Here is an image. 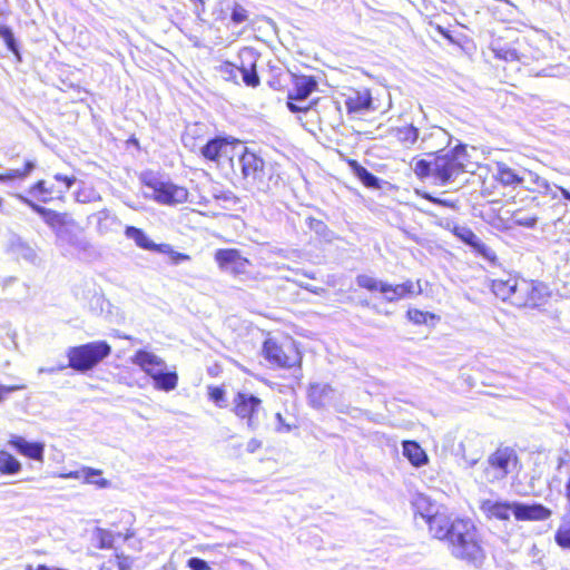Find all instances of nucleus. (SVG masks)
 Wrapping results in <instances>:
<instances>
[{
  "label": "nucleus",
  "mask_w": 570,
  "mask_h": 570,
  "mask_svg": "<svg viewBox=\"0 0 570 570\" xmlns=\"http://www.w3.org/2000/svg\"><path fill=\"white\" fill-rule=\"evenodd\" d=\"M263 410V400L248 392H236L233 397L232 412L240 421L246 422L248 426H254L258 421V415Z\"/></svg>",
  "instance_id": "9b49d317"
},
{
  "label": "nucleus",
  "mask_w": 570,
  "mask_h": 570,
  "mask_svg": "<svg viewBox=\"0 0 570 570\" xmlns=\"http://www.w3.org/2000/svg\"><path fill=\"white\" fill-rule=\"evenodd\" d=\"M421 292L422 288L419 282L409 281L401 285H394V299L403 298L406 295L420 294Z\"/></svg>",
  "instance_id": "ea45409f"
},
{
  "label": "nucleus",
  "mask_w": 570,
  "mask_h": 570,
  "mask_svg": "<svg viewBox=\"0 0 570 570\" xmlns=\"http://www.w3.org/2000/svg\"><path fill=\"white\" fill-rule=\"evenodd\" d=\"M28 196L37 204H48L53 202H63L66 198V190H60V187L52 180L39 179L29 186Z\"/></svg>",
  "instance_id": "dca6fc26"
},
{
  "label": "nucleus",
  "mask_w": 570,
  "mask_h": 570,
  "mask_svg": "<svg viewBox=\"0 0 570 570\" xmlns=\"http://www.w3.org/2000/svg\"><path fill=\"white\" fill-rule=\"evenodd\" d=\"M204 138L205 130L199 124L187 127L181 137L184 146L191 151L196 149L200 151V147L205 144Z\"/></svg>",
  "instance_id": "cd10ccee"
},
{
  "label": "nucleus",
  "mask_w": 570,
  "mask_h": 570,
  "mask_svg": "<svg viewBox=\"0 0 570 570\" xmlns=\"http://www.w3.org/2000/svg\"><path fill=\"white\" fill-rule=\"evenodd\" d=\"M151 379L154 386L160 391H173L178 384V375L175 371L164 372V370H160Z\"/></svg>",
  "instance_id": "c756f323"
},
{
  "label": "nucleus",
  "mask_w": 570,
  "mask_h": 570,
  "mask_svg": "<svg viewBox=\"0 0 570 570\" xmlns=\"http://www.w3.org/2000/svg\"><path fill=\"white\" fill-rule=\"evenodd\" d=\"M248 11L239 3H234L230 9V20L234 24H240L248 20Z\"/></svg>",
  "instance_id": "de8ad7c7"
},
{
  "label": "nucleus",
  "mask_w": 570,
  "mask_h": 570,
  "mask_svg": "<svg viewBox=\"0 0 570 570\" xmlns=\"http://www.w3.org/2000/svg\"><path fill=\"white\" fill-rule=\"evenodd\" d=\"M0 37L3 39L8 50L14 55L18 61H21V55L11 29L0 24Z\"/></svg>",
  "instance_id": "58836bf2"
},
{
  "label": "nucleus",
  "mask_w": 570,
  "mask_h": 570,
  "mask_svg": "<svg viewBox=\"0 0 570 570\" xmlns=\"http://www.w3.org/2000/svg\"><path fill=\"white\" fill-rule=\"evenodd\" d=\"M518 455L511 448L498 449L492 453L483 469V478L487 482L494 483L503 480L515 470Z\"/></svg>",
  "instance_id": "9d476101"
},
{
  "label": "nucleus",
  "mask_w": 570,
  "mask_h": 570,
  "mask_svg": "<svg viewBox=\"0 0 570 570\" xmlns=\"http://www.w3.org/2000/svg\"><path fill=\"white\" fill-rule=\"evenodd\" d=\"M242 141L232 136H215L205 141L200 147V157L225 173H235V159Z\"/></svg>",
  "instance_id": "423d86ee"
},
{
  "label": "nucleus",
  "mask_w": 570,
  "mask_h": 570,
  "mask_svg": "<svg viewBox=\"0 0 570 570\" xmlns=\"http://www.w3.org/2000/svg\"><path fill=\"white\" fill-rule=\"evenodd\" d=\"M125 235L128 238L134 239L138 247L146 250L156 252L158 244H155L151 239H149L147 234L141 228L127 226L125 229Z\"/></svg>",
  "instance_id": "7c9ffc66"
},
{
  "label": "nucleus",
  "mask_w": 570,
  "mask_h": 570,
  "mask_svg": "<svg viewBox=\"0 0 570 570\" xmlns=\"http://www.w3.org/2000/svg\"><path fill=\"white\" fill-rule=\"evenodd\" d=\"M419 138V129L412 124L394 126V159L407 163L411 151L440 148L450 141L448 132L439 127L433 128L429 134H424L420 141Z\"/></svg>",
  "instance_id": "20e7f679"
},
{
  "label": "nucleus",
  "mask_w": 570,
  "mask_h": 570,
  "mask_svg": "<svg viewBox=\"0 0 570 570\" xmlns=\"http://www.w3.org/2000/svg\"><path fill=\"white\" fill-rule=\"evenodd\" d=\"M534 183L538 185V187L543 188L544 193L547 195H551L552 198H557L558 197V195L551 190L550 184L548 183V180H546V179H543V178H541L539 176H535Z\"/></svg>",
  "instance_id": "5fc2aeb1"
},
{
  "label": "nucleus",
  "mask_w": 570,
  "mask_h": 570,
  "mask_svg": "<svg viewBox=\"0 0 570 570\" xmlns=\"http://www.w3.org/2000/svg\"><path fill=\"white\" fill-rule=\"evenodd\" d=\"M214 259L219 269L233 275L244 274L250 266V261L237 248H219L215 252Z\"/></svg>",
  "instance_id": "ddd939ff"
},
{
  "label": "nucleus",
  "mask_w": 570,
  "mask_h": 570,
  "mask_svg": "<svg viewBox=\"0 0 570 570\" xmlns=\"http://www.w3.org/2000/svg\"><path fill=\"white\" fill-rule=\"evenodd\" d=\"M512 220L518 226L533 228L537 225L538 218L535 216L523 215L521 210H517L512 215Z\"/></svg>",
  "instance_id": "09e8293b"
},
{
  "label": "nucleus",
  "mask_w": 570,
  "mask_h": 570,
  "mask_svg": "<svg viewBox=\"0 0 570 570\" xmlns=\"http://www.w3.org/2000/svg\"><path fill=\"white\" fill-rule=\"evenodd\" d=\"M121 521L127 525L125 531L112 532L108 529H96L95 540L98 549H111L116 539L127 541L136 535V530L134 529L135 517L131 513H126L122 515Z\"/></svg>",
  "instance_id": "2eb2a0df"
},
{
  "label": "nucleus",
  "mask_w": 570,
  "mask_h": 570,
  "mask_svg": "<svg viewBox=\"0 0 570 570\" xmlns=\"http://www.w3.org/2000/svg\"><path fill=\"white\" fill-rule=\"evenodd\" d=\"M344 96L347 114H360L371 108L372 97L368 89L350 88Z\"/></svg>",
  "instance_id": "a211bd4d"
},
{
  "label": "nucleus",
  "mask_w": 570,
  "mask_h": 570,
  "mask_svg": "<svg viewBox=\"0 0 570 570\" xmlns=\"http://www.w3.org/2000/svg\"><path fill=\"white\" fill-rule=\"evenodd\" d=\"M425 523L433 538L446 541L452 531V527H454V519H451L445 511L439 510Z\"/></svg>",
  "instance_id": "aec40b11"
},
{
  "label": "nucleus",
  "mask_w": 570,
  "mask_h": 570,
  "mask_svg": "<svg viewBox=\"0 0 570 570\" xmlns=\"http://www.w3.org/2000/svg\"><path fill=\"white\" fill-rule=\"evenodd\" d=\"M33 168H35V163L31 160H27V161H24L22 168L10 169L3 174H0V181L23 179L30 175V173L33 170Z\"/></svg>",
  "instance_id": "f704fd0d"
},
{
  "label": "nucleus",
  "mask_w": 570,
  "mask_h": 570,
  "mask_svg": "<svg viewBox=\"0 0 570 570\" xmlns=\"http://www.w3.org/2000/svg\"><path fill=\"white\" fill-rule=\"evenodd\" d=\"M187 567L190 570H209L208 563L205 560L197 557L189 558L187 560Z\"/></svg>",
  "instance_id": "864d4df0"
},
{
  "label": "nucleus",
  "mask_w": 570,
  "mask_h": 570,
  "mask_svg": "<svg viewBox=\"0 0 570 570\" xmlns=\"http://www.w3.org/2000/svg\"><path fill=\"white\" fill-rule=\"evenodd\" d=\"M346 163L354 173V175L362 181V184L365 187H379L377 178L373 174H371L365 167L360 165L355 159H346Z\"/></svg>",
  "instance_id": "2f4dec72"
},
{
  "label": "nucleus",
  "mask_w": 570,
  "mask_h": 570,
  "mask_svg": "<svg viewBox=\"0 0 570 570\" xmlns=\"http://www.w3.org/2000/svg\"><path fill=\"white\" fill-rule=\"evenodd\" d=\"M8 443L21 455L36 460L43 461L45 444L41 442H28L23 436L12 435Z\"/></svg>",
  "instance_id": "6ab92c4d"
},
{
  "label": "nucleus",
  "mask_w": 570,
  "mask_h": 570,
  "mask_svg": "<svg viewBox=\"0 0 570 570\" xmlns=\"http://www.w3.org/2000/svg\"><path fill=\"white\" fill-rule=\"evenodd\" d=\"M407 320L414 324H431L433 325L435 321H439V316L433 313L422 312L420 309H409L406 312Z\"/></svg>",
  "instance_id": "e433bc0d"
},
{
  "label": "nucleus",
  "mask_w": 570,
  "mask_h": 570,
  "mask_svg": "<svg viewBox=\"0 0 570 570\" xmlns=\"http://www.w3.org/2000/svg\"><path fill=\"white\" fill-rule=\"evenodd\" d=\"M262 356L271 367L291 372L297 382L303 374V352L291 336L267 337L262 344Z\"/></svg>",
  "instance_id": "7ed1b4c3"
},
{
  "label": "nucleus",
  "mask_w": 570,
  "mask_h": 570,
  "mask_svg": "<svg viewBox=\"0 0 570 570\" xmlns=\"http://www.w3.org/2000/svg\"><path fill=\"white\" fill-rule=\"evenodd\" d=\"M69 476H77V473H69Z\"/></svg>",
  "instance_id": "e2e57ef3"
},
{
  "label": "nucleus",
  "mask_w": 570,
  "mask_h": 570,
  "mask_svg": "<svg viewBox=\"0 0 570 570\" xmlns=\"http://www.w3.org/2000/svg\"><path fill=\"white\" fill-rule=\"evenodd\" d=\"M495 178L503 186L517 187L521 186L524 178L520 176L514 169L510 168L503 163L497 165Z\"/></svg>",
  "instance_id": "c85d7f7f"
},
{
  "label": "nucleus",
  "mask_w": 570,
  "mask_h": 570,
  "mask_svg": "<svg viewBox=\"0 0 570 570\" xmlns=\"http://www.w3.org/2000/svg\"><path fill=\"white\" fill-rule=\"evenodd\" d=\"M134 559L122 552H115L114 559L102 563L99 570H131Z\"/></svg>",
  "instance_id": "473e14b6"
},
{
  "label": "nucleus",
  "mask_w": 570,
  "mask_h": 570,
  "mask_svg": "<svg viewBox=\"0 0 570 570\" xmlns=\"http://www.w3.org/2000/svg\"><path fill=\"white\" fill-rule=\"evenodd\" d=\"M208 399L218 407L226 406V390L223 386L209 385L207 386Z\"/></svg>",
  "instance_id": "c03bdc74"
},
{
  "label": "nucleus",
  "mask_w": 570,
  "mask_h": 570,
  "mask_svg": "<svg viewBox=\"0 0 570 570\" xmlns=\"http://www.w3.org/2000/svg\"><path fill=\"white\" fill-rule=\"evenodd\" d=\"M317 88L318 82L315 76L293 73L292 89L287 92L286 97L288 110L293 114H306L313 109L317 105L318 99H313L306 105H302L299 101L306 100Z\"/></svg>",
  "instance_id": "1a4fd4ad"
},
{
  "label": "nucleus",
  "mask_w": 570,
  "mask_h": 570,
  "mask_svg": "<svg viewBox=\"0 0 570 570\" xmlns=\"http://www.w3.org/2000/svg\"><path fill=\"white\" fill-rule=\"evenodd\" d=\"M239 72L242 73L243 82L247 87L256 88L261 83V79L256 71V65L252 63L249 66H240Z\"/></svg>",
  "instance_id": "4c0bfd02"
},
{
  "label": "nucleus",
  "mask_w": 570,
  "mask_h": 570,
  "mask_svg": "<svg viewBox=\"0 0 570 570\" xmlns=\"http://www.w3.org/2000/svg\"><path fill=\"white\" fill-rule=\"evenodd\" d=\"M495 58L502 59L504 61H520L521 55L518 52L515 48L509 46H493L492 48Z\"/></svg>",
  "instance_id": "79ce46f5"
},
{
  "label": "nucleus",
  "mask_w": 570,
  "mask_h": 570,
  "mask_svg": "<svg viewBox=\"0 0 570 570\" xmlns=\"http://www.w3.org/2000/svg\"><path fill=\"white\" fill-rule=\"evenodd\" d=\"M402 448L403 456L406 458L414 468H421L429 463V456L426 452L416 441H403Z\"/></svg>",
  "instance_id": "a878e982"
},
{
  "label": "nucleus",
  "mask_w": 570,
  "mask_h": 570,
  "mask_svg": "<svg viewBox=\"0 0 570 570\" xmlns=\"http://www.w3.org/2000/svg\"><path fill=\"white\" fill-rule=\"evenodd\" d=\"M451 554L475 568L485 559L478 529L471 519H454V527L446 539Z\"/></svg>",
  "instance_id": "f03ea898"
},
{
  "label": "nucleus",
  "mask_w": 570,
  "mask_h": 570,
  "mask_svg": "<svg viewBox=\"0 0 570 570\" xmlns=\"http://www.w3.org/2000/svg\"><path fill=\"white\" fill-rule=\"evenodd\" d=\"M426 155L434 156L433 161L419 159L409 156L410 167L419 177L433 176L441 185H445L456 179V177L465 171L466 149L462 144H458L451 150L444 153L443 148L438 150H424Z\"/></svg>",
  "instance_id": "f257e3e1"
},
{
  "label": "nucleus",
  "mask_w": 570,
  "mask_h": 570,
  "mask_svg": "<svg viewBox=\"0 0 570 570\" xmlns=\"http://www.w3.org/2000/svg\"><path fill=\"white\" fill-rule=\"evenodd\" d=\"M3 206H4V200L3 198L0 196V212L3 210Z\"/></svg>",
  "instance_id": "052dcab7"
},
{
  "label": "nucleus",
  "mask_w": 570,
  "mask_h": 570,
  "mask_svg": "<svg viewBox=\"0 0 570 570\" xmlns=\"http://www.w3.org/2000/svg\"><path fill=\"white\" fill-rule=\"evenodd\" d=\"M55 183L62 184V187H60V190H66V193L72 187V185L76 181V178L73 176H67L57 174L53 176Z\"/></svg>",
  "instance_id": "603ef678"
},
{
  "label": "nucleus",
  "mask_w": 570,
  "mask_h": 570,
  "mask_svg": "<svg viewBox=\"0 0 570 570\" xmlns=\"http://www.w3.org/2000/svg\"><path fill=\"white\" fill-rule=\"evenodd\" d=\"M191 1L204 6L206 0H191Z\"/></svg>",
  "instance_id": "680f3d73"
},
{
  "label": "nucleus",
  "mask_w": 570,
  "mask_h": 570,
  "mask_svg": "<svg viewBox=\"0 0 570 570\" xmlns=\"http://www.w3.org/2000/svg\"><path fill=\"white\" fill-rule=\"evenodd\" d=\"M554 540L561 548L570 550V527L559 528L554 534Z\"/></svg>",
  "instance_id": "8fccbe9b"
},
{
  "label": "nucleus",
  "mask_w": 570,
  "mask_h": 570,
  "mask_svg": "<svg viewBox=\"0 0 570 570\" xmlns=\"http://www.w3.org/2000/svg\"><path fill=\"white\" fill-rule=\"evenodd\" d=\"M82 475L85 482L97 485L98 488H106L109 482L106 479L98 478L101 475V470L92 468H83Z\"/></svg>",
  "instance_id": "a18cd8bd"
},
{
  "label": "nucleus",
  "mask_w": 570,
  "mask_h": 570,
  "mask_svg": "<svg viewBox=\"0 0 570 570\" xmlns=\"http://www.w3.org/2000/svg\"><path fill=\"white\" fill-rule=\"evenodd\" d=\"M275 419H276V431L281 432V433L291 432L292 430L297 429L299 425L297 419L293 417L291 420H287L279 412L275 414Z\"/></svg>",
  "instance_id": "49530a36"
},
{
  "label": "nucleus",
  "mask_w": 570,
  "mask_h": 570,
  "mask_svg": "<svg viewBox=\"0 0 570 570\" xmlns=\"http://www.w3.org/2000/svg\"><path fill=\"white\" fill-rule=\"evenodd\" d=\"M412 505L414 509L415 517L420 515V518L426 522L429 519L433 517L441 508L433 503L429 497L423 494H417L413 501Z\"/></svg>",
  "instance_id": "bb28decb"
},
{
  "label": "nucleus",
  "mask_w": 570,
  "mask_h": 570,
  "mask_svg": "<svg viewBox=\"0 0 570 570\" xmlns=\"http://www.w3.org/2000/svg\"><path fill=\"white\" fill-rule=\"evenodd\" d=\"M332 387L330 384L312 383L307 387V401L314 409H322L331 402Z\"/></svg>",
  "instance_id": "393cba45"
},
{
  "label": "nucleus",
  "mask_w": 570,
  "mask_h": 570,
  "mask_svg": "<svg viewBox=\"0 0 570 570\" xmlns=\"http://www.w3.org/2000/svg\"><path fill=\"white\" fill-rule=\"evenodd\" d=\"M142 186L153 190V199L166 206H176L188 200L187 187L177 185L170 180H159L155 173L145 171L140 176Z\"/></svg>",
  "instance_id": "6e6552de"
},
{
  "label": "nucleus",
  "mask_w": 570,
  "mask_h": 570,
  "mask_svg": "<svg viewBox=\"0 0 570 570\" xmlns=\"http://www.w3.org/2000/svg\"><path fill=\"white\" fill-rule=\"evenodd\" d=\"M357 285L362 288H365L370 292H386L389 291V286L382 284L381 282L376 281L375 278L367 276V275H361L357 277Z\"/></svg>",
  "instance_id": "37998d69"
},
{
  "label": "nucleus",
  "mask_w": 570,
  "mask_h": 570,
  "mask_svg": "<svg viewBox=\"0 0 570 570\" xmlns=\"http://www.w3.org/2000/svg\"><path fill=\"white\" fill-rule=\"evenodd\" d=\"M558 188L561 191L563 198L570 202V190H568L563 187H560V186H558Z\"/></svg>",
  "instance_id": "4d7b16f0"
},
{
  "label": "nucleus",
  "mask_w": 570,
  "mask_h": 570,
  "mask_svg": "<svg viewBox=\"0 0 570 570\" xmlns=\"http://www.w3.org/2000/svg\"><path fill=\"white\" fill-rule=\"evenodd\" d=\"M27 385L24 383L4 385L0 383V403L4 402L9 394L24 390Z\"/></svg>",
  "instance_id": "3c124183"
},
{
  "label": "nucleus",
  "mask_w": 570,
  "mask_h": 570,
  "mask_svg": "<svg viewBox=\"0 0 570 570\" xmlns=\"http://www.w3.org/2000/svg\"><path fill=\"white\" fill-rule=\"evenodd\" d=\"M515 503L517 502L484 500L481 502L480 509L488 518L507 521L510 519L511 513L514 515Z\"/></svg>",
  "instance_id": "5701e85b"
},
{
  "label": "nucleus",
  "mask_w": 570,
  "mask_h": 570,
  "mask_svg": "<svg viewBox=\"0 0 570 570\" xmlns=\"http://www.w3.org/2000/svg\"><path fill=\"white\" fill-rule=\"evenodd\" d=\"M236 159L239 164L240 175L245 180L250 183L263 181L266 175V164L257 153L242 142Z\"/></svg>",
  "instance_id": "f8f14e48"
},
{
  "label": "nucleus",
  "mask_w": 570,
  "mask_h": 570,
  "mask_svg": "<svg viewBox=\"0 0 570 570\" xmlns=\"http://www.w3.org/2000/svg\"><path fill=\"white\" fill-rule=\"evenodd\" d=\"M520 281L509 276L507 279H494L492 282L493 294L502 301H510L514 305V298L519 291Z\"/></svg>",
  "instance_id": "b1692460"
},
{
  "label": "nucleus",
  "mask_w": 570,
  "mask_h": 570,
  "mask_svg": "<svg viewBox=\"0 0 570 570\" xmlns=\"http://www.w3.org/2000/svg\"><path fill=\"white\" fill-rule=\"evenodd\" d=\"M21 470L20 462L8 451L0 450V474L12 475Z\"/></svg>",
  "instance_id": "72a5a7b5"
},
{
  "label": "nucleus",
  "mask_w": 570,
  "mask_h": 570,
  "mask_svg": "<svg viewBox=\"0 0 570 570\" xmlns=\"http://www.w3.org/2000/svg\"><path fill=\"white\" fill-rule=\"evenodd\" d=\"M132 363L139 366L150 377L165 368L164 360L146 350L136 351L132 356Z\"/></svg>",
  "instance_id": "4be33fe9"
},
{
  "label": "nucleus",
  "mask_w": 570,
  "mask_h": 570,
  "mask_svg": "<svg viewBox=\"0 0 570 570\" xmlns=\"http://www.w3.org/2000/svg\"><path fill=\"white\" fill-rule=\"evenodd\" d=\"M217 71L224 80L237 83L239 67L230 61H223L218 67Z\"/></svg>",
  "instance_id": "a19ab883"
},
{
  "label": "nucleus",
  "mask_w": 570,
  "mask_h": 570,
  "mask_svg": "<svg viewBox=\"0 0 570 570\" xmlns=\"http://www.w3.org/2000/svg\"><path fill=\"white\" fill-rule=\"evenodd\" d=\"M156 252L167 255L170 259V263L175 265L183 262H189L191 259L190 255L176 252L169 244L165 243L158 244Z\"/></svg>",
  "instance_id": "c9c22d12"
},
{
  "label": "nucleus",
  "mask_w": 570,
  "mask_h": 570,
  "mask_svg": "<svg viewBox=\"0 0 570 570\" xmlns=\"http://www.w3.org/2000/svg\"><path fill=\"white\" fill-rule=\"evenodd\" d=\"M215 198L216 199L229 200V199L234 198V196L229 193V194H224V195H216Z\"/></svg>",
  "instance_id": "13d9d810"
},
{
  "label": "nucleus",
  "mask_w": 570,
  "mask_h": 570,
  "mask_svg": "<svg viewBox=\"0 0 570 570\" xmlns=\"http://www.w3.org/2000/svg\"><path fill=\"white\" fill-rule=\"evenodd\" d=\"M463 456H464V459L469 462V464H470L471 466H473L474 464H476V463H478V461H479V458H471V459H468L465 454H463Z\"/></svg>",
  "instance_id": "bf43d9fd"
},
{
  "label": "nucleus",
  "mask_w": 570,
  "mask_h": 570,
  "mask_svg": "<svg viewBox=\"0 0 570 570\" xmlns=\"http://www.w3.org/2000/svg\"><path fill=\"white\" fill-rule=\"evenodd\" d=\"M564 498L567 500V508L570 513V474L568 481L564 484Z\"/></svg>",
  "instance_id": "6e6d98bb"
},
{
  "label": "nucleus",
  "mask_w": 570,
  "mask_h": 570,
  "mask_svg": "<svg viewBox=\"0 0 570 570\" xmlns=\"http://www.w3.org/2000/svg\"><path fill=\"white\" fill-rule=\"evenodd\" d=\"M454 235L461 239L464 244L473 248V250L488 261H494L497 258L495 253L484 244L474 232L465 226H456L453 230Z\"/></svg>",
  "instance_id": "f3484780"
},
{
  "label": "nucleus",
  "mask_w": 570,
  "mask_h": 570,
  "mask_svg": "<svg viewBox=\"0 0 570 570\" xmlns=\"http://www.w3.org/2000/svg\"><path fill=\"white\" fill-rule=\"evenodd\" d=\"M547 295V286L542 283L520 279L519 291L514 298V306L538 307L544 303Z\"/></svg>",
  "instance_id": "4468645a"
},
{
  "label": "nucleus",
  "mask_w": 570,
  "mask_h": 570,
  "mask_svg": "<svg viewBox=\"0 0 570 570\" xmlns=\"http://www.w3.org/2000/svg\"><path fill=\"white\" fill-rule=\"evenodd\" d=\"M550 509L541 503L525 504L517 502L514 504V517L517 520L543 521L551 517Z\"/></svg>",
  "instance_id": "412c9836"
},
{
  "label": "nucleus",
  "mask_w": 570,
  "mask_h": 570,
  "mask_svg": "<svg viewBox=\"0 0 570 570\" xmlns=\"http://www.w3.org/2000/svg\"><path fill=\"white\" fill-rule=\"evenodd\" d=\"M110 353L111 346L106 341L72 346L67 351L68 367L77 372H88L108 357Z\"/></svg>",
  "instance_id": "0eeeda50"
},
{
  "label": "nucleus",
  "mask_w": 570,
  "mask_h": 570,
  "mask_svg": "<svg viewBox=\"0 0 570 570\" xmlns=\"http://www.w3.org/2000/svg\"><path fill=\"white\" fill-rule=\"evenodd\" d=\"M19 199L42 218L43 223L52 230L57 239L67 242L70 245L77 244L75 237L76 233L81 232L82 228L71 213L43 207L24 196H19Z\"/></svg>",
  "instance_id": "39448f33"
}]
</instances>
